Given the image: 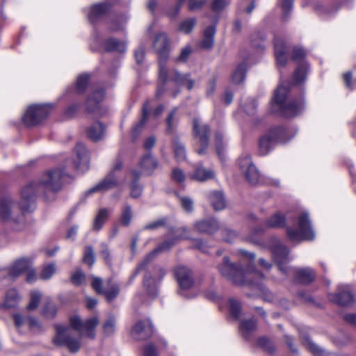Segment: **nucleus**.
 Wrapping results in <instances>:
<instances>
[{
    "label": "nucleus",
    "instance_id": "1",
    "mask_svg": "<svg viewBox=\"0 0 356 356\" xmlns=\"http://www.w3.org/2000/svg\"><path fill=\"white\" fill-rule=\"evenodd\" d=\"M64 175L60 169L48 171L42 175L38 185L30 184L21 191V198L18 206L15 207L10 197H3L0 200V217L4 221L13 220L21 222L24 220L26 213L33 212L36 208L35 195L39 190L45 193H56L61 188V179Z\"/></svg>",
    "mask_w": 356,
    "mask_h": 356
},
{
    "label": "nucleus",
    "instance_id": "2",
    "mask_svg": "<svg viewBox=\"0 0 356 356\" xmlns=\"http://www.w3.org/2000/svg\"><path fill=\"white\" fill-rule=\"evenodd\" d=\"M218 269L222 276L238 285L256 284L257 282H254L252 279L263 277V274L257 271L251 263L247 265L245 270L241 264H236L231 262L228 257H223Z\"/></svg>",
    "mask_w": 356,
    "mask_h": 356
},
{
    "label": "nucleus",
    "instance_id": "3",
    "mask_svg": "<svg viewBox=\"0 0 356 356\" xmlns=\"http://www.w3.org/2000/svg\"><path fill=\"white\" fill-rule=\"evenodd\" d=\"M270 250L275 261L277 263L280 271L284 274H295L296 281L303 284H309L314 280L315 274L312 268H305L295 271L293 269L286 266V264L289 261L288 257L289 250L286 246L281 244L279 241H275L273 245L270 247Z\"/></svg>",
    "mask_w": 356,
    "mask_h": 356
},
{
    "label": "nucleus",
    "instance_id": "4",
    "mask_svg": "<svg viewBox=\"0 0 356 356\" xmlns=\"http://www.w3.org/2000/svg\"><path fill=\"white\" fill-rule=\"evenodd\" d=\"M289 88L280 85L275 91L272 106L273 112H280L286 117H293L299 114L305 108L302 99H289L287 98Z\"/></svg>",
    "mask_w": 356,
    "mask_h": 356
},
{
    "label": "nucleus",
    "instance_id": "5",
    "mask_svg": "<svg viewBox=\"0 0 356 356\" xmlns=\"http://www.w3.org/2000/svg\"><path fill=\"white\" fill-rule=\"evenodd\" d=\"M153 45L159 56V79L161 81L165 83L168 77L166 60L168 55L169 40L167 35L164 33L158 34Z\"/></svg>",
    "mask_w": 356,
    "mask_h": 356
},
{
    "label": "nucleus",
    "instance_id": "6",
    "mask_svg": "<svg viewBox=\"0 0 356 356\" xmlns=\"http://www.w3.org/2000/svg\"><path fill=\"white\" fill-rule=\"evenodd\" d=\"M56 334L54 342L58 346H65L71 353H76L81 348V336H76L71 328L63 325L56 326Z\"/></svg>",
    "mask_w": 356,
    "mask_h": 356
},
{
    "label": "nucleus",
    "instance_id": "7",
    "mask_svg": "<svg viewBox=\"0 0 356 356\" xmlns=\"http://www.w3.org/2000/svg\"><path fill=\"white\" fill-rule=\"evenodd\" d=\"M286 135L287 130L284 127H278L270 129L259 140V151L260 154H267L277 143L286 142L288 140Z\"/></svg>",
    "mask_w": 356,
    "mask_h": 356
},
{
    "label": "nucleus",
    "instance_id": "8",
    "mask_svg": "<svg viewBox=\"0 0 356 356\" xmlns=\"http://www.w3.org/2000/svg\"><path fill=\"white\" fill-rule=\"evenodd\" d=\"M168 80L165 83L159 78V86L156 91L157 96L161 95L163 90L170 89L168 85L170 83L177 86H185L188 90L194 88L195 81L191 78L190 74H181L176 70L170 71L168 68Z\"/></svg>",
    "mask_w": 356,
    "mask_h": 356
},
{
    "label": "nucleus",
    "instance_id": "9",
    "mask_svg": "<svg viewBox=\"0 0 356 356\" xmlns=\"http://www.w3.org/2000/svg\"><path fill=\"white\" fill-rule=\"evenodd\" d=\"M298 230L287 229L289 238L292 241H300L302 240H313L315 234L312 228L311 222L308 213H302L298 218Z\"/></svg>",
    "mask_w": 356,
    "mask_h": 356
},
{
    "label": "nucleus",
    "instance_id": "10",
    "mask_svg": "<svg viewBox=\"0 0 356 356\" xmlns=\"http://www.w3.org/2000/svg\"><path fill=\"white\" fill-rule=\"evenodd\" d=\"M122 166V161L118 159L116 160L113 169L107 176L99 181L97 185L90 188L86 192V195L88 196L95 193H103L116 187L119 184L118 173Z\"/></svg>",
    "mask_w": 356,
    "mask_h": 356
},
{
    "label": "nucleus",
    "instance_id": "11",
    "mask_svg": "<svg viewBox=\"0 0 356 356\" xmlns=\"http://www.w3.org/2000/svg\"><path fill=\"white\" fill-rule=\"evenodd\" d=\"M51 108L50 104H34L28 107L23 117L26 126H35L44 120Z\"/></svg>",
    "mask_w": 356,
    "mask_h": 356
},
{
    "label": "nucleus",
    "instance_id": "12",
    "mask_svg": "<svg viewBox=\"0 0 356 356\" xmlns=\"http://www.w3.org/2000/svg\"><path fill=\"white\" fill-rule=\"evenodd\" d=\"M91 284L94 290L99 294H103L108 302L113 300L120 293L119 285L111 280L103 286L102 280L94 277Z\"/></svg>",
    "mask_w": 356,
    "mask_h": 356
},
{
    "label": "nucleus",
    "instance_id": "13",
    "mask_svg": "<svg viewBox=\"0 0 356 356\" xmlns=\"http://www.w3.org/2000/svg\"><path fill=\"white\" fill-rule=\"evenodd\" d=\"M193 131L194 137L198 140L201 146L200 149H197V153L203 155L206 153L209 145V127L202 123L200 119L195 118L193 123Z\"/></svg>",
    "mask_w": 356,
    "mask_h": 356
},
{
    "label": "nucleus",
    "instance_id": "14",
    "mask_svg": "<svg viewBox=\"0 0 356 356\" xmlns=\"http://www.w3.org/2000/svg\"><path fill=\"white\" fill-rule=\"evenodd\" d=\"M238 163L241 172L250 184H256L259 182V172L248 154L241 156Z\"/></svg>",
    "mask_w": 356,
    "mask_h": 356
},
{
    "label": "nucleus",
    "instance_id": "15",
    "mask_svg": "<svg viewBox=\"0 0 356 356\" xmlns=\"http://www.w3.org/2000/svg\"><path fill=\"white\" fill-rule=\"evenodd\" d=\"M70 323L75 330L84 331L88 338L94 339L95 337V329L99 323V318L94 316L87 319L85 322H82L79 316H75L70 318Z\"/></svg>",
    "mask_w": 356,
    "mask_h": 356
},
{
    "label": "nucleus",
    "instance_id": "16",
    "mask_svg": "<svg viewBox=\"0 0 356 356\" xmlns=\"http://www.w3.org/2000/svg\"><path fill=\"white\" fill-rule=\"evenodd\" d=\"M104 97V90L100 89L95 90L91 95L88 97L86 102V111L88 114H92L95 117L103 115L106 111L102 108L101 102Z\"/></svg>",
    "mask_w": 356,
    "mask_h": 356
},
{
    "label": "nucleus",
    "instance_id": "17",
    "mask_svg": "<svg viewBox=\"0 0 356 356\" xmlns=\"http://www.w3.org/2000/svg\"><path fill=\"white\" fill-rule=\"evenodd\" d=\"M131 334L135 340H145L153 334V326L148 319L138 321L132 327Z\"/></svg>",
    "mask_w": 356,
    "mask_h": 356
},
{
    "label": "nucleus",
    "instance_id": "18",
    "mask_svg": "<svg viewBox=\"0 0 356 356\" xmlns=\"http://www.w3.org/2000/svg\"><path fill=\"white\" fill-rule=\"evenodd\" d=\"M328 298L331 302L341 306L350 305L354 301V298L349 286L346 285L339 286L338 292L337 293L329 294Z\"/></svg>",
    "mask_w": 356,
    "mask_h": 356
},
{
    "label": "nucleus",
    "instance_id": "19",
    "mask_svg": "<svg viewBox=\"0 0 356 356\" xmlns=\"http://www.w3.org/2000/svg\"><path fill=\"white\" fill-rule=\"evenodd\" d=\"M175 276L182 291L189 289L194 283L192 272L188 268L179 266L174 270Z\"/></svg>",
    "mask_w": 356,
    "mask_h": 356
},
{
    "label": "nucleus",
    "instance_id": "20",
    "mask_svg": "<svg viewBox=\"0 0 356 356\" xmlns=\"http://www.w3.org/2000/svg\"><path fill=\"white\" fill-rule=\"evenodd\" d=\"M175 244V241H165L157 248L153 250L149 254L146 256L144 260L138 265L137 270L132 275V279H134L138 273L145 269L146 266L154 259V258L159 253L170 250Z\"/></svg>",
    "mask_w": 356,
    "mask_h": 356
},
{
    "label": "nucleus",
    "instance_id": "21",
    "mask_svg": "<svg viewBox=\"0 0 356 356\" xmlns=\"http://www.w3.org/2000/svg\"><path fill=\"white\" fill-rule=\"evenodd\" d=\"M75 152L77 161L74 163V167L81 172L87 170L89 168V159L85 145L81 143H78Z\"/></svg>",
    "mask_w": 356,
    "mask_h": 356
},
{
    "label": "nucleus",
    "instance_id": "22",
    "mask_svg": "<svg viewBox=\"0 0 356 356\" xmlns=\"http://www.w3.org/2000/svg\"><path fill=\"white\" fill-rule=\"evenodd\" d=\"M194 228L199 232L211 234L220 228V225L217 220L209 218L197 221L194 224Z\"/></svg>",
    "mask_w": 356,
    "mask_h": 356
},
{
    "label": "nucleus",
    "instance_id": "23",
    "mask_svg": "<svg viewBox=\"0 0 356 356\" xmlns=\"http://www.w3.org/2000/svg\"><path fill=\"white\" fill-rule=\"evenodd\" d=\"M274 48L277 65L279 67L285 66L287 62V55L285 51L286 46L282 38L278 36L275 37Z\"/></svg>",
    "mask_w": 356,
    "mask_h": 356
},
{
    "label": "nucleus",
    "instance_id": "24",
    "mask_svg": "<svg viewBox=\"0 0 356 356\" xmlns=\"http://www.w3.org/2000/svg\"><path fill=\"white\" fill-rule=\"evenodd\" d=\"M32 261L29 258L17 259L10 268L9 275L13 277H17L26 272L31 268Z\"/></svg>",
    "mask_w": 356,
    "mask_h": 356
},
{
    "label": "nucleus",
    "instance_id": "25",
    "mask_svg": "<svg viewBox=\"0 0 356 356\" xmlns=\"http://www.w3.org/2000/svg\"><path fill=\"white\" fill-rule=\"evenodd\" d=\"M109 9V6L107 3H100L92 6L88 13V17L90 22L94 23L101 17L104 15Z\"/></svg>",
    "mask_w": 356,
    "mask_h": 356
},
{
    "label": "nucleus",
    "instance_id": "26",
    "mask_svg": "<svg viewBox=\"0 0 356 356\" xmlns=\"http://www.w3.org/2000/svg\"><path fill=\"white\" fill-rule=\"evenodd\" d=\"M214 172L211 169H206L202 165H197L193 173L190 175V178L198 181H205L214 177Z\"/></svg>",
    "mask_w": 356,
    "mask_h": 356
},
{
    "label": "nucleus",
    "instance_id": "27",
    "mask_svg": "<svg viewBox=\"0 0 356 356\" xmlns=\"http://www.w3.org/2000/svg\"><path fill=\"white\" fill-rule=\"evenodd\" d=\"M15 326L20 329L24 326H28L30 328L38 327V322L35 318L22 316L20 314H15L13 315Z\"/></svg>",
    "mask_w": 356,
    "mask_h": 356
},
{
    "label": "nucleus",
    "instance_id": "28",
    "mask_svg": "<svg viewBox=\"0 0 356 356\" xmlns=\"http://www.w3.org/2000/svg\"><path fill=\"white\" fill-rule=\"evenodd\" d=\"M104 126L100 122H96L88 127L86 134L90 140L98 141L104 137Z\"/></svg>",
    "mask_w": 356,
    "mask_h": 356
},
{
    "label": "nucleus",
    "instance_id": "29",
    "mask_svg": "<svg viewBox=\"0 0 356 356\" xmlns=\"http://www.w3.org/2000/svg\"><path fill=\"white\" fill-rule=\"evenodd\" d=\"M151 106L148 102H146L143 106L142 108V118L133 127L132 129V135L133 137L136 138L140 134L147 118L150 113Z\"/></svg>",
    "mask_w": 356,
    "mask_h": 356
},
{
    "label": "nucleus",
    "instance_id": "30",
    "mask_svg": "<svg viewBox=\"0 0 356 356\" xmlns=\"http://www.w3.org/2000/svg\"><path fill=\"white\" fill-rule=\"evenodd\" d=\"M140 166L144 173L151 175L157 168L158 162L150 154H147L141 159Z\"/></svg>",
    "mask_w": 356,
    "mask_h": 356
},
{
    "label": "nucleus",
    "instance_id": "31",
    "mask_svg": "<svg viewBox=\"0 0 356 356\" xmlns=\"http://www.w3.org/2000/svg\"><path fill=\"white\" fill-rule=\"evenodd\" d=\"M216 31V29L214 26H209L205 29L201 42L202 48L209 49L213 47Z\"/></svg>",
    "mask_w": 356,
    "mask_h": 356
},
{
    "label": "nucleus",
    "instance_id": "32",
    "mask_svg": "<svg viewBox=\"0 0 356 356\" xmlns=\"http://www.w3.org/2000/svg\"><path fill=\"white\" fill-rule=\"evenodd\" d=\"M302 343L304 346L314 355V356H328L329 353L324 349L319 347L316 343H313L309 336H302Z\"/></svg>",
    "mask_w": 356,
    "mask_h": 356
},
{
    "label": "nucleus",
    "instance_id": "33",
    "mask_svg": "<svg viewBox=\"0 0 356 356\" xmlns=\"http://www.w3.org/2000/svg\"><path fill=\"white\" fill-rule=\"evenodd\" d=\"M166 271L164 268L161 266H156L154 268V277L152 278L150 274H146L144 278V285L149 289L151 284L154 285L156 280H161L165 275Z\"/></svg>",
    "mask_w": 356,
    "mask_h": 356
},
{
    "label": "nucleus",
    "instance_id": "34",
    "mask_svg": "<svg viewBox=\"0 0 356 356\" xmlns=\"http://www.w3.org/2000/svg\"><path fill=\"white\" fill-rule=\"evenodd\" d=\"M209 200L216 211L225 208L226 204L223 194L221 192L213 191L210 194Z\"/></svg>",
    "mask_w": 356,
    "mask_h": 356
},
{
    "label": "nucleus",
    "instance_id": "35",
    "mask_svg": "<svg viewBox=\"0 0 356 356\" xmlns=\"http://www.w3.org/2000/svg\"><path fill=\"white\" fill-rule=\"evenodd\" d=\"M19 298V296L16 289H10L6 295V298L2 307L5 308L15 307L17 305Z\"/></svg>",
    "mask_w": 356,
    "mask_h": 356
},
{
    "label": "nucleus",
    "instance_id": "36",
    "mask_svg": "<svg viewBox=\"0 0 356 356\" xmlns=\"http://www.w3.org/2000/svg\"><path fill=\"white\" fill-rule=\"evenodd\" d=\"M285 224V216L282 213L278 212L267 220L265 226L266 227L280 228L284 227Z\"/></svg>",
    "mask_w": 356,
    "mask_h": 356
},
{
    "label": "nucleus",
    "instance_id": "37",
    "mask_svg": "<svg viewBox=\"0 0 356 356\" xmlns=\"http://www.w3.org/2000/svg\"><path fill=\"white\" fill-rule=\"evenodd\" d=\"M104 49L107 51H116L118 52H124L127 49V47L124 42L114 38H111L105 42Z\"/></svg>",
    "mask_w": 356,
    "mask_h": 356
},
{
    "label": "nucleus",
    "instance_id": "38",
    "mask_svg": "<svg viewBox=\"0 0 356 356\" xmlns=\"http://www.w3.org/2000/svg\"><path fill=\"white\" fill-rule=\"evenodd\" d=\"M246 70V63L244 62L240 63L234 70L232 75V82L235 84H239L242 83L245 78Z\"/></svg>",
    "mask_w": 356,
    "mask_h": 356
},
{
    "label": "nucleus",
    "instance_id": "39",
    "mask_svg": "<svg viewBox=\"0 0 356 356\" xmlns=\"http://www.w3.org/2000/svg\"><path fill=\"white\" fill-rule=\"evenodd\" d=\"M132 178L131 183V196L133 198L138 197L142 193V187L137 183L140 178V174L136 170H132L131 172Z\"/></svg>",
    "mask_w": 356,
    "mask_h": 356
},
{
    "label": "nucleus",
    "instance_id": "40",
    "mask_svg": "<svg viewBox=\"0 0 356 356\" xmlns=\"http://www.w3.org/2000/svg\"><path fill=\"white\" fill-rule=\"evenodd\" d=\"M109 210L106 208L99 209L93 224V229L99 231L108 218Z\"/></svg>",
    "mask_w": 356,
    "mask_h": 356
},
{
    "label": "nucleus",
    "instance_id": "41",
    "mask_svg": "<svg viewBox=\"0 0 356 356\" xmlns=\"http://www.w3.org/2000/svg\"><path fill=\"white\" fill-rule=\"evenodd\" d=\"M197 24L195 17H189L182 20L178 28V31L184 34H189Z\"/></svg>",
    "mask_w": 356,
    "mask_h": 356
},
{
    "label": "nucleus",
    "instance_id": "42",
    "mask_svg": "<svg viewBox=\"0 0 356 356\" xmlns=\"http://www.w3.org/2000/svg\"><path fill=\"white\" fill-rule=\"evenodd\" d=\"M134 213L131 209V207L129 204H126L123 207L122 209L121 216H120V224L123 226L127 227L130 225L131 221L132 220Z\"/></svg>",
    "mask_w": 356,
    "mask_h": 356
},
{
    "label": "nucleus",
    "instance_id": "43",
    "mask_svg": "<svg viewBox=\"0 0 356 356\" xmlns=\"http://www.w3.org/2000/svg\"><path fill=\"white\" fill-rule=\"evenodd\" d=\"M56 306L50 298H47L42 310V314L47 318H53L56 316Z\"/></svg>",
    "mask_w": 356,
    "mask_h": 356
},
{
    "label": "nucleus",
    "instance_id": "44",
    "mask_svg": "<svg viewBox=\"0 0 356 356\" xmlns=\"http://www.w3.org/2000/svg\"><path fill=\"white\" fill-rule=\"evenodd\" d=\"M257 323L254 319H250L248 321H243L240 325V330L244 337H247V335L251 332L256 329Z\"/></svg>",
    "mask_w": 356,
    "mask_h": 356
},
{
    "label": "nucleus",
    "instance_id": "45",
    "mask_svg": "<svg viewBox=\"0 0 356 356\" xmlns=\"http://www.w3.org/2000/svg\"><path fill=\"white\" fill-rule=\"evenodd\" d=\"M174 152L176 159L181 161L186 159V149L184 145L179 141L175 140L173 144Z\"/></svg>",
    "mask_w": 356,
    "mask_h": 356
},
{
    "label": "nucleus",
    "instance_id": "46",
    "mask_svg": "<svg viewBox=\"0 0 356 356\" xmlns=\"http://www.w3.org/2000/svg\"><path fill=\"white\" fill-rule=\"evenodd\" d=\"M214 143L216 146V152L218 153L219 157L221 158L222 154V150L225 147V142L223 134L220 131H217L214 135Z\"/></svg>",
    "mask_w": 356,
    "mask_h": 356
},
{
    "label": "nucleus",
    "instance_id": "47",
    "mask_svg": "<svg viewBox=\"0 0 356 356\" xmlns=\"http://www.w3.org/2000/svg\"><path fill=\"white\" fill-rule=\"evenodd\" d=\"M56 271L55 264H49L44 266L40 273V277L42 280H47L50 279Z\"/></svg>",
    "mask_w": 356,
    "mask_h": 356
},
{
    "label": "nucleus",
    "instance_id": "48",
    "mask_svg": "<svg viewBox=\"0 0 356 356\" xmlns=\"http://www.w3.org/2000/svg\"><path fill=\"white\" fill-rule=\"evenodd\" d=\"M306 77V67L300 65L296 70L293 76V82L294 84H299L305 80Z\"/></svg>",
    "mask_w": 356,
    "mask_h": 356
},
{
    "label": "nucleus",
    "instance_id": "49",
    "mask_svg": "<svg viewBox=\"0 0 356 356\" xmlns=\"http://www.w3.org/2000/svg\"><path fill=\"white\" fill-rule=\"evenodd\" d=\"M42 294L40 291H33L31 293V300L27 305V309L29 311L35 309L41 300Z\"/></svg>",
    "mask_w": 356,
    "mask_h": 356
},
{
    "label": "nucleus",
    "instance_id": "50",
    "mask_svg": "<svg viewBox=\"0 0 356 356\" xmlns=\"http://www.w3.org/2000/svg\"><path fill=\"white\" fill-rule=\"evenodd\" d=\"M83 261L89 266H92L95 263V254L92 246H86L84 250Z\"/></svg>",
    "mask_w": 356,
    "mask_h": 356
},
{
    "label": "nucleus",
    "instance_id": "51",
    "mask_svg": "<svg viewBox=\"0 0 356 356\" xmlns=\"http://www.w3.org/2000/svg\"><path fill=\"white\" fill-rule=\"evenodd\" d=\"M89 75L83 74L80 75L76 81V90L79 93H82L85 91L89 81Z\"/></svg>",
    "mask_w": 356,
    "mask_h": 356
},
{
    "label": "nucleus",
    "instance_id": "52",
    "mask_svg": "<svg viewBox=\"0 0 356 356\" xmlns=\"http://www.w3.org/2000/svg\"><path fill=\"white\" fill-rule=\"evenodd\" d=\"M229 312L231 316L234 318H238L241 312V305L235 299L229 300Z\"/></svg>",
    "mask_w": 356,
    "mask_h": 356
},
{
    "label": "nucleus",
    "instance_id": "53",
    "mask_svg": "<svg viewBox=\"0 0 356 356\" xmlns=\"http://www.w3.org/2000/svg\"><path fill=\"white\" fill-rule=\"evenodd\" d=\"M115 329V319L113 316H110L103 325V330L106 335L111 334Z\"/></svg>",
    "mask_w": 356,
    "mask_h": 356
},
{
    "label": "nucleus",
    "instance_id": "54",
    "mask_svg": "<svg viewBox=\"0 0 356 356\" xmlns=\"http://www.w3.org/2000/svg\"><path fill=\"white\" fill-rule=\"evenodd\" d=\"M181 207L186 212H192L193 210V201L188 197H179Z\"/></svg>",
    "mask_w": 356,
    "mask_h": 356
},
{
    "label": "nucleus",
    "instance_id": "55",
    "mask_svg": "<svg viewBox=\"0 0 356 356\" xmlns=\"http://www.w3.org/2000/svg\"><path fill=\"white\" fill-rule=\"evenodd\" d=\"M85 274L81 270H76L71 276V281L74 285L81 284L85 281Z\"/></svg>",
    "mask_w": 356,
    "mask_h": 356
},
{
    "label": "nucleus",
    "instance_id": "56",
    "mask_svg": "<svg viewBox=\"0 0 356 356\" xmlns=\"http://www.w3.org/2000/svg\"><path fill=\"white\" fill-rule=\"evenodd\" d=\"M165 225V218H160L155 221L151 222L148 224H147L144 227L143 229L145 230H155L161 227H163Z\"/></svg>",
    "mask_w": 356,
    "mask_h": 356
},
{
    "label": "nucleus",
    "instance_id": "57",
    "mask_svg": "<svg viewBox=\"0 0 356 356\" xmlns=\"http://www.w3.org/2000/svg\"><path fill=\"white\" fill-rule=\"evenodd\" d=\"M207 0H188V7L190 11L201 9L206 3Z\"/></svg>",
    "mask_w": 356,
    "mask_h": 356
},
{
    "label": "nucleus",
    "instance_id": "58",
    "mask_svg": "<svg viewBox=\"0 0 356 356\" xmlns=\"http://www.w3.org/2000/svg\"><path fill=\"white\" fill-rule=\"evenodd\" d=\"M172 179L175 181L181 184L185 181L186 175L179 168H175L172 172Z\"/></svg>",
    "mask_w": 356,
    "mask_h": 356
},
{
    "label": "nucleus",
    "instance_id": "59",
    "mask_svg": "<svg viewBox=\"0 0 356 356\" xmlns=\"http://www.w3.org/2000/svg\"><path fill=\"white\" fill-rule=\"evenodd\" d=\"M258 344L260 347L269 353L274 351L273 343L266 337H261L258 340Z\"/></svg>",
    "mask_w": 356,
    "mask_h": 356
},
{
    "label": "nucleus",
    "instance_id": "60",
    "mask_svg": "<svg viewBox=\"0 0 356 356\" xmlns=\"http://www.w3.org/2000/svg\"><path fill=\"white\" fill-rule=\"evenodd\" d=\"M305 57V51L300 48V47H294L292 53V59L299 63L302 61L304 58Z\"/></svg>",
    "mask_w": 356,
    "mask_h": 356
},
{
    "label": "nucleus",
    "instance_id": "61",
    "mask_svg": "<svg viewBox=\"0 0 356 356\" xmlns=\"http://www.w3.org/2000/svg\"><path fill=\"white\" fill-rule=\"evenodd\" d=\"M280 3L283 12V17H286L287 15L292 9L293 0H281Z\"/></svg>",
    "mask_w": 356,
    "mask_h": 356
},
{
    "label": "nucleus",
    "instance_id": "62",
    "mask_svg": "<svg viewBox=\"0 0 356 356\" xmlns=\"http://www.w3.org/2000/svg\"><path fill=\"white\" fill-rule=\"evenodd\" d=\"M229 2L227 0H213L211 9L215 12H220L223 10Z\"/></svg>",
    "mask_w": 356,
    "mask_h": 356
},
{
    "label": "nucleus",
    "instance_id": "63",
    "mask_svg": "<svg viewBox=\"0 0 356 356\" xmlns=\"http://www.w3.org/2000/svg\"><path fill=\"white\" fill-rule=\"evenodd\" d=\"M245 111L248 115H254L256 112L257 104L255 101L250 100L245 106Z\"/></svg>",
    "mask_w": 356,
    "mask_h": 356
},
{
    "label": "nucleus",
    "instance_id": "64",
    "mask_svg": "<svg viewBox=\"0 0 356 356\" xmlns=\"http://www.w3.org/2000/svg\"><path fill=\"white\" fill-rule=\"evenodd\" d=\"M144 356H159L156 348L152 343L146 345L144 348Z\"/></svg>",
    "mask_w": 356,
    "mask_h": 356
}]
</instances>
